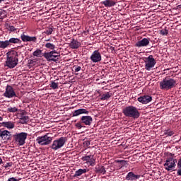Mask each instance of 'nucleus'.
I'll return each instance as SVG.
<instances>
[{
	"mask_svg": "<svg viewBox=\"0 0 181 181\" xmlns=\"http://www.w3.org/2000/svg\"><path fill=\"white\" fill-rule=\"evenodd\" d=\"M6 61L5 66L8 69H15L19 63V59H18V52H8L6 53Z\"/></svg>",
	"mask_w": 181,
	"mask_h": 181,
	"instance_id": "1",
	"label": "nucleus"
},
{
	"mask_svg": "<svg viewBox=\"0 0 181 181\" xmlns=\"http://www.w3.org/2000/svg\"><path fill=\"white\" fill-rule=\"evenodd\" d=\"M122 112L124 117H129V118H134V119L136 118H139L141 115L139 111L138 110V108L133 105L125 107L122 110Z\"/></svg>",
	"mask_w": 181,
	"mask_h": 181,
	"instance_id": "2",
	"label": "nucleus"
},
{
	"mask_svg": "<svg viewBox=\"0 0 181 181\" xmlns=\"http://www.w3.org/2000/svg\"><path fill=\"white\" fill-rule=\"evenodd\" d=\"M176 86V80L166 77L160 82V90L168 91V90H172Z\"/></svg>",
	"mask_w": 181,
	"mask_h": 181,
	"instance_id": "3",
	"label": "nucleus"
},
{
	"mask_svg": "<svg viewBox=\"0 0 181 181\" xmlns=\"http://www.w3.org/2000/svg\"><path fill=\"white\" fill-rule=\"evenodd\" d=\"M66 142H67V137L62 136L54 140L52 142L50 148L53 151H58V149H61V148H63Z\"/></svg>",
	"mask_w": 181,
	"mask_h": 181,
	"instance_id": "4",
	"label": "nucleus"
},
{
	"mask_svg": "<svg viewBox=\"0 0 181 181\" xmlns=\"http://www.w3.org/2000/svg\"><path fill=\"white\" fill-rule=\"evenodd\" d=\"M52 141H53V138L49 136V134H46L44 136H38L36 139V141L39 145H42V146H46V145H50L52 144Z\"/></svg>",
	"mask_w": 181,
	"mask_h": 181,
	"instance_id": "5",
	"label": "nucleus"
},
{
	"mask_svg": "<svg viewBox=\"0 0 181 181\" xmlns=\"http://www.w3.org/2000/svg\"><path fill=\"white\" fill-rule=\"evenodd\" d=\"M144 62L145 63V69L147 71H151L156 64V61L153 58V55H149L148 57H145Z\"/></svg>",
	"mask_w": 181,
	"mask_h": 181,
	"instance_id": "6",
	"label": "nucleus"
},
{
	"mask_svg": "<svg viewBox=\"0 0 181 181\" xmlns=\"http://www.w3.org/2000/svg\"><path fill=\"white\" fill-rule=\"evenodd\" d=\"M44 57L46 59L47 62H57L60 57V53L56 50H52L49 52H45L43 54Z\"/></svg>",
	"mask_w": 181,
	"mask_h": 181,
	"instance_id": "7",
	"label": "nucleus"
},
{
	"mask_svg": "<svg viewBox=\"0 0 181 181\" xmlns=\"http://www.w3.org/2000/svg\"><path fill=\"white\" fill-rule=\"evenodd\" d=\"M28 138V133L21 132L14 136L15 141L19 146H23L25 144L26 139Z\"/></svg>",
	"mask_w": 181,
	"mask_h": 181,
	"instance_id": "8",
	"label": "nucleus"
},
{
	"mask_svg": "<svg viewBox=\"0 0 181 181\" xmlns=\"http://www.w3.org/2000/svg\"><path fill=\"white\" fill-rule=\"evenodd\" d=\"M164 167L165 170H173V169L176 168V159L173 158V157L168 158L164 163Z\"/></svg>",
	"mask_w": 181,
	"mask_h": 181,
	"instance_id": "9",
	"label": "nucleus"
},
{
	"mask_svg": "<svg viewBox=\"0 0 181 181\" xmlns=\"http://www.w3.org/2000/svg\"><path fill=\"white\" fill-rule=\"evenodd\" d=\"M3 95L6 98H13V97H16V93H15V90H13V88L11 85H7Z\"/></svg>",
	"mask_w": 181,
	"mask_h": 181,
	"instance_id": "10",
	"label": "nucleus"
},
{
	"mask_svg": "<svg viewBox=\"0 0 181 181\" xmlns=\"http://www.w3.org/2000/svg\"><path fill=\"white\" fill-rule=\"evenodd\" d=\"M90 59L91 62H93V63H98L99 62H101L102 57L100 50H95L90 55Z\"/></svg>",
	"mask_w": 181,
	"mask_h": 181,
	"instance_id": "11",
	"label": "nucleus"
},
{
	"mask_svg": "<svg viewBox=\"0 0 181 181\" xmlns=\"http://www.w3.org/2000/svg\"><path fill=\"white\" fill-rule=\"evenodd\" d=\"M81 159L83 162H86L89 166H94L95 165V159H94V156L93 155L83 156Z\"/></svg>",
	"mask_w": 181,
	"mask_h": 181,
	"instance_id": "12",
	"label": "nucleus"
},
{
	"mask_svg": "<svg viewBox=\"0 0 181 181\" xmlns=\"http://www.w3.org/2000/svg\"><path fill=\"white\" fill-rule=\"evenodd\" d=\"M150 42H151V39H149V38H143L142 40L136 42L135 47H146V46L149 45Z\"/></svg>",
	"mask_w": 181,
	"mask_h": 181,
	"instance_id": "13",
	"label": "nucleus"
},
{
	"mask_svg": "<svg viewBox=\"0 0 181 181\" xmlns=\"http://www.w3.org/2000/svg\"><path fill=\"white\" fill-rule=\"evenodd\" d=\"M137 101H139V103H141V104H148V103L152 101V97L148 95H143L138 98Z\"/></svg>",
	"mask_w": 181,
	"mask_h": 181,
	"instance_id": "14",
	"label": "nucleus"
},
{
	"mask_svg": "<svg viewBox=\"0 0 181 181\" xmlns=\"http://www.w3.org/2000/svg\"><path fill=\"white\" fill-rule=\"evenodd\" d=\"M81 121L84 125H91L93 123V117L91 116H82L81 117Z\"/></svg>",
	"mask_w": 181,
	"mask_h": 181,
	"instance_id": "15",
	"label": "nucleus"
},
{
	"mask_svg": "<svg viewBox=\"0 0 181 181\" xmlns=\"http://www.w3.org/2000/svg\"><path fill=\"white\" fill-rule=\"evenodd\" d=\"M69 47L71 49H78L79 47H81V42L76 39H71L69 43Z\"/></svg>",
	"mask_w": 181,
	"mask_h": 181,
	"instance_id": "16",
	"label": "nucleus"
},
{
	"mask_svg": "<svg viewBox=\"0 0 181 181\" xmlns=\"http://www.w3.org/2000/svg\"><path fill=\"white\" fill-rule=\"evenodd\" d=\"M1 127L4 128H7V129H13L15 128V122L8 121V122H2L0 123Z\"/></svg>",
	"mask_w": 181,
	"mask_h": 181,
	"instance_id": "17",
	"label": "nucleus"
},
{
	"mask_svg": "<svg viewBox=\"0 0 181 181\" xmlns=\"http://www.w3.org/2000/svg\"><path fill=\"white\" fill-rule=\"evenodd\" d=\"M89 111L86 109H78L72 112V117H78V115H81V114H89Z\"/></svg>",
	"mask_w": 181,
	"mask_h": 181,
	"instance_id": "18",
	"label": "nucleus"
},
{
	"mask_svg": "<svg viewBox=\"0 0 181 181\" xmlns=\"http://www.w3.org/2000/svg\"><path fill=\"white\" fill-rule=\"evenodd\" d=\"M0 138L3 139V141H8L11 139V132L8 130H3L0 134Z\"/></svg>",
	"mask_w": 181,
	"mask_h": 181,
	"instance_id": "19",
	"label": "nucleus"
},
{
	"mask_svg": "<svg viewBox=\"0 0 181 181\" xmlns=\"http://www.w3.org/2000/svg\"><path fill=\"white\" fill-rule=\"evenodd\" d=\"M139 177H141L140 175H135V173L129 172L126 176V180L134 181L139 179Z\"/></svg>",
	"mask_w": 181,
	"mask_h": 181,
	"instance_id": "20",
	"label": "nucleus"
},
{
	"mask_svg": "<svg viewBox=\"0 0 181 181\" xmlns=\"http://www.w3.org/2000/svg\"><path fill=\"white\" fill-rule=\"evenodd\" d=\"M21 40L23 42H36L37 38L36 37H30L29 35H26L25 34H22L21 35Z\"/></svg>",
	"mask_w": 181,
	"mask_h": 181,
	"instance_id": "21",
	"label": "nucleus"
},
{
	"mask_svg": "<svg viewBox=\"0 0 181 181\" xmlns=\"http://www.w3.org/2000/svg\"><path fill=\"white\" fill-rule=\"evenodd\" d=\"M19 119V124H28V122L29 121V116L25 115V112H22L21 113Z\"/></svg>",
	"mask_w": 181,
	"mask_h": 181,
	"instance_id": "22",
	"label": "nucleus"
},
{
	"mask_svg": "<svg viewBox=\"0 0 181 181\" xmlns=\"http://www.w3.org/2000/svg\"><path fill=\"white\" fill-rule=\"evenodd\" d=\"M103 5L106 8H111L112 6H115L117 2L112 0H105L102 1Z\"/></svg>",
	"mask_w": 181,
	"mask_h": 181,
	"instance_id": "23",
	"label": "nucleus"
},
{
	"mask_svg": "<svg viewBox=\"0 0 181 181\" xmlns=\"http://www.w3.org/2000/svg\"><path fill=\"white\" fill-rule=\"evenodd\" d=\"M95 172L96 173H100L102 175H105V173H107V170H105V168L103 165H97L95 168Z\"/></svg>",
	"mask_w": 181,
	"mask_h": 181,
	"instance_id": "24",
	"label": "nucleus"
},
{
	"mask_svg": "<svg viewBox=\"0 0 181 181\" xmlns=\"http://www.w3.org/2000/svg\"><path fill=\"white\" fill-rule=\"evenodd\" d=\"M7 42H8V46H11V45H18L22 43L21 39L16 37H11L7 40Z\"/></svg>",
	"mask_w": 181,
	"mask_h": 181,
	"instance_id": "25",
	"label": "nucleus"
},
{
	"mask_svg": "<svg viewBox=\"0 0 181 181\" xmlns=\"http://www.w3.org/2000/svg\"><path fill=\"white\" fill-rule=\"evenodd\" d=\"M100 100L102 101H105L107 100H110V98H111V97H112V93H110V92H107L106 93H104L103 95H100Z\"/></svg>",
	"mask_w": 181,
	"mask_h": 181,
	"instance_id": "26",
	"label": "nucleus"
},
{
	"mask_svg": "<svg viewBox=\"0 0 181 181\" xmlns=\"http://www.w3.org/2000/svg\"><path fill=\"white\" fill-rule=\"evenodd\" d=\"M83 173H87V169H78L75 172L74 177H78V176H81V175H83Z\"/></svg>",
	"mask_w": 181,
	"mask_h": 181,
	"instance_id": "27",
	"label": "nucleus"
},
{
	"mask_svg": "<svg viewBox=\"0 0 181 181\" xmlns=\"http://www.w3.org/2000/svg\"><path fill=\"white\" fill-rule=\"evenodd\" d=\"M54 31V28L53 27H47L45 31L42 33V35H47V36H50V35H52Z\"/></svg>",
	"mask_w": 181,
	"mask_h": 181,
	"instance_id": "28",
	"label": "nucleus"
},
{
	"mask_svg": "<svg viewBox=\"0 0 181 181\" xmlns=\"http://www.w3.org/2000/svg\"><path fill=\"white\" fill-rule=\"evenodd\" d=\"M9 46L8 40L6 41H0V49H6Z\"/></svg>",
	"mask_w": 181,
	"mask_h": 181,
	"instance_id": "29",
	"label": "nucleus"
},
{
	"mask_svg": "<svg viewBox=\"0 0 181 181\" xmlns=\"http://www.w3.org/2000/svg\"><path fill=\"white\" fill-rule=\"evenodd\" d=\"M45 46L47 49H49V50H54L56 48V45L50 42H47Z\"/></svg>",
	"mask_w": 181,
	"mask_h": 181,
	"instance_id": "30",
	"label": "nucleus"
},
{
	"mask_svg": "<svg viewBox=\"0 0 181 181\" xmlns=\"http://www.w3.org/2000/svg\"><path fill=\"white\" fill-rule=\"evenodd\" d=\"M6 16V11L4 10H0V22H2L5 17Z\"/></svg>",
	"mask_w": 181,
	"mask_h": 181,
	"instance_id": "31",
	"label": "nucleus"
},
{
	"mask_svg": "<svg viewBox=\"0 0 181 181\" xmlns=\"http://www.w3.org/2000/svg\"><path fill=\"white\" fill-rule=\"evenodd\" d=\"M177 168H178V170L177 171V176H181V157L178 160Z\"/></svg>",
	"mask_w": 181,
	"mask_h": 181,
	"instance_id": "32",
	"label": "nucleus"
},
{
	"mask_svg": "<svg viewBox=\"0 0 181 181\" xmlns=\"http://www.w3.org/2000/svg\"><path fill=\"white\" fill-rule=\"evenodd\" d=\"M33 56H35V57H40V56L42 55V50L40 49H36L33 53Z\"/></svg>",
	"mask_w": 181,
	"mask_h": 181,
	"instance_id": "33",
	"label": "nucleus"
},
{
	"mask_svg": "<svg viewBox=\"0 0 181 181\" xmlns=\"http://www.w3.org/2000/svg\"><path fill=\"white\" fill-rule=\"evenodd\" d=\"M7 112H18V109L16 107H8L7 109Z\"/></svg>",
	"mask_w": 181,
	"mask_h": 181,
	"instance_id": "34",
	"label": "nucleus"
},
{
	"mask_svg": "<svg viewBox=\"0 0 181 181\" xmlns=\"http://www.w3.org/2000/svg\"><path fill=\"white\" fill-rule=\"evenodd\" d=\"M50 87H52L53 90H56V88H59V85L54 81H52L50 84Z\"/></svg>",
	"mask_w": 181,
	"mask_h": 181,
	"instance_id": "35",
	"label": "nucleus"
},
{
	"mask_svg": "<svg viewBox=\"0 0 181 181\" xmlns=\"http://www.w3.org/2000/svg\"><path fill=\"white\" fill-rule=\"evenodd\" d=\"M73 69H74L75 73H78V71H80V70H81V66H80L78 65H75L73 66Z\"/></svg>",
	"mask_w": 181,
	"mask_h": 181,
	"instance_id": "36",
	"label": "nucleus"
},
{
	"mask_svg": "<svg viewBox=\"0 0 181 181\" xmlns=\"http://www.w3.org/2000/svg\"><path fill=\"white\" fill-rule=\"evenodd\" d=\"M175 134V132H173V131H171L170 129L166 130L165 132V134L167 135L168 136H172V135H173Z\"/></svg>",
	"mask_w": 181,
	"mask_h": 181,
	"instance_id": "37",
	"label": "nucleus"
},
{
	"mask_svg": "<svg viewBox=\"0 0 181 181\" xmlns=\"http://www.w3.org/2000/svg\"><path fill=\"white\" fill-rule=\"evenodd\" d=\"M160 35H162L163 36H165V35H168V30L164 29V30H161L160 31Z\"/></svg>",
	"mask_w": 181,
	"mask_h": 181,
	"instance_id": "38",
	"label": "nucleus"
},
{
	"mask_svg": "<svg viewBox=\"0 0 181 181\" xmlns=\"http://www.w3.org/2000/svg\"><path fill=\"white\" fill-rule=\"evenodd\" d=\"M8 30L10 32H15V30H16V28H15V27L13 25H9L8 28Z\"/></svg>",
	"mask_w": 181,
	"mask_h": 181,
	"instance_id": "39",
	"label": "nucleus"
},
{
	"mask_svg": "<svg viewBox=\"0 0 181 181\" xmlns=\"http://www.w3.org/2000/svg\"><path fill=\"white\" fill-rule=\"evenodd\" d=\"M75 127H76V128H78V129H81V128H83V125H81V122H77L75 124Z\"/></svg>",
	"mask_w": 181,
	"mask_h": 181,
	"instance_id": "40",
	"label": "nucleus"
},
{
	"mask_svg": "<svg viewBox=\"0 0 181 181\" xmlns=\"http://www.w3.org/2000/svg\"><path fill=\"white\" fill-rule=\"evenodd\" d=\"M19 180H21V178L16 179L13 177L8 178V180L7 181H19Z\"/></svg>",
	"mask_w": 181,
	"mask_h": 181,
	"instance_id": "41",
	"label": "nucleus"
},
{
	"mask_svg": "<svg viewBox=\"0 0 181 181\" xmlns=\"http://www.w3.org/2000/svg\"><path fill=\"white\" fill-rule=\"evenodd\" d=\"M117 162L119 163H124L125 160H118Z\"/></svg>",
	"mask_w": 181,
	"mask_h": 181,
	"instance_id": "42",
	"label": "nucleus"
},
{
	"mask_svg": "<svg viewBox=\"0 0 181 181\" xmlns=\"http://www.w3.org/2000/svg\"><path fill=\"white\" fill-rule=\"evenodd\" d=\"M1 121H4V117H2V116H0V122H1Z\"/></svg>",
	"mask_w": 181,
	"mask_h": 181,
	"instance_id": "43",
	"label": "nucleus"
},
{
	"mask_svg": "<svg viewBox=\"0 0 181 181\" xmlns=\"http://www.w3.org/2000/svg\"><path fill=\"white\" fill-rule=\"evenodd\" d=\"M86 145H87V146H88V145H90V143L88 141H86Z\"/></svg>",
	"mask_w": 181,
	"mask_h": 181,
	"instance_id": "44",
	"label": "nucleus"
},
{
	"mask_svg": "<svg viewBox=\"0 0 181 181\" xmlns=\"http://www.w3.org/2000/svg\"><path fill=\"white\" fill-rule=\"evenodd\" d=\"M8 166H11V163H8L7 165H6V168H8Z\"/></svg>",
	"mask_w": 181,
	"mask_h": 181,
	"instance_id": "45",
	"label": "nucleus"
},
{
	"mask_svg": "<svg viewBox=\"0 0 181 181\" xmlns=\"http://www.w3.org/2000/svg\"><path fill=\"white\" fill-rule=\"evenodd\" d=\"M171 158H173L175 156V154L170 153Z\"/></svg>",
	"mask_w": 181,
	"mask_h": 181,
	"instance_id": "46",
	"label": "nucleus"
},
{
	"mask_svg": "<svg viewBox=\"0 0 181 181\" xmlns=\"http://www.w3.org/2000/svg\"><path fill=\"white\" fill-rule=\"evenodd\" d=\"M1 163H2V158H1V157H0V165H1Z\"/></svg>",
	"mask_w": 181,
	"mask_h": 181,
	"instance_id": "47",
	"label": "nucleus"
},
{
	"mask_svg": "<svg viewBox=\"0 0 181 181\" xmlns=\"http://www.w3.org/2000/svg\"><path fill=\"white\" fill-rule=\"evenodd\" d=\"M177 8H181V5H178V6H177Z\"/></svg>",
	"mask_w": 181,
	"mask_h": 181,
	"instance_id": "48",
	"label": "nucleus"
},
{
	"mask_svg": "<svg viewBox=\"0 0 181 181\" xmlns=\"http://www.w3.org/2000/svg\"><path fill=\"white\" fill-rule=\"evenodd\" d=\"M45 42H50V39L46 40Z\"/></svg>",
	"mask_w": 181,
	"mask_h": 181,
	"instance_id": "49",
	"label": "nucleus"
}]
</instances>
